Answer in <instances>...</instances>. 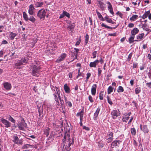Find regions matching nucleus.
Wrapping results in <instances>:
<instances>
[{
    "label": "nucleus",
    "instance_id": "f257e3e1",
    "mask_svg": "<svg viewBox=\"0 0 151 151\" xmlns=\"http://www.w3.org/2000/svg\"><path fill=\"white\" fill-rule=\"evenodd\" d=\"M49 14V11L47 9H42L38 12L37 16L40 19L44 20L46 16L47 17H48Z\"/></svg>",
    "mask_w": 151,
    "mask_h": 151
},
{
    "label": "nucleus",
    "instance_id": "f03ea898",
    "mask_svg": "<svg viewBox=\"0 0 151 151\" xmlns=\"http://www.w3.org/2000/svg\"><path fill=\"white\" fill-rule=\"evenodd\" d=\"M40 68L39 66L33 65L32 67V74L33 76H39L40 75Z\"/></svg>",
    "mask_w": 151,
    "mask_h": 151
},
{
    "label": "nucleus",
    "instance_id": "7ed1b4c3",
    "mask_svg": "<svg viewBox=\"0 0 151 151\" xmlns=\"http://www.w3.org/2000/svg\"><path fill=\"white\" fill-rule=\"evenodd\" d=\"M120 114L119 110H113L111 112V115L112 118L113 119H115Z\"/></svg>",
    "mask_w": 151,
    "mask_h": 151
},
{
    "label": "nucleus",
    "instance_id": "20e7f679",
    "mask_svg": "<svg viewBox=\"0 0 151 151\" xmlns=\"http://www.w3.org/2000/svg\"><path fill=\"white\" fill-rule=\"evenodd\" d=\"M106 142L108 143L111 142L113 139V134L111 132H109L107 134Z\"/></svg>",
    "mask_w": 151,
    "mask_h": 151
},
{
    "label": "nucleus",
    "instance_id": "39448f33",
    "mask_svg": "<svg viewBox=\"0 0 151 151\" xmlns=\"http://www.w3.org/2000/svg\"><path fill=\"white\" fill-rule=\"evenodd\" d=\"M26 126L27 124L25 123L23 119L22 120V122L21 123H19L18 124V128L21 130H23L24 127H26Z\"/></svg>",
    "mask_w": 151,
    "mask_h": 151
},
{
    "label": "nucleus",
    "instance_id": "423d86ee",
    "mask_svg": "<svg viewBox=\"0 0 151 151\" xmlns=\"http://www.w3.org/2000/svg\"><path fill=\"white\" fill-rule=\"evenodd\" d=\"M0 121L4 125L5 127L9 128L11 127V123L6 119L1 118L0 119Z\"/></svg>",
    "mask_w": 151,
    "mask_h": 151
},
{
    "label": "nucleus",
    "instance_id": "0eeeda50",
    "mask_svg": "<svg viewBox=\"0 0 151 151\" xmlns=\"http://www.w3.org/2000/svg\"><path fill=\"white\" fill-rule=\"evenodd\" d=\"M66 56V54L65 53H63L57 59L56 62L59 63L63 60Z\"/></svg>",
    "mask_w": 151,
    "mask_h": 151
},
{
    "label": "nucleus",
    "instance_id": "6e6552de",
    "mask_svg": "<svg viewBox=\"0 0 151 151\" xmlns=\"http://www.w3.org/2000/svg\"><path fill=\"white\" fill-rule=\"evenodd\" d=\"M121 142L118 140H115L113 141L111 143V147L112 148H114L116 146H118L121 143Z\"/></svg>",
    "mask_w": 151,
    "mask_h": 151
},
{
    "label": "nucleus",
    "instance_id": "1a4fd4ad",
    "mask_svg": "<svg viewBox=\"0 0 151 151\" xmlns=\"http://www.w3.org/2000/svg\"><path fill=\"white\" fill-rule=\"evenodd\" d=\"M106 4H108V9L109 12L113 15L114 13L113 11V7L109 1L107 2Z\"/></svg>",
    "mask_w": 151,
    "mask_h": 151
},
{
    "label": "nucleus",
    "instance_id": "9d476101",
    "mask_svg": "<svg viewBox=\"0 0 151 151\" xmlns=\"http://www.w3.org/2000/svg\"><path fill=\"white\" fill-rule=\"evenodd\" d=\"M35 9L33 5L32 4H30L29 6V8L28 10V13L30 15H32L34 13V11Z\"/></svg>",
    "mask_w": 151,
    "mask_h": 151
},
{
    "label": "nucleus",
    "instance_id": "9b49d317",
    "mask_svg": "<svg viewBox=\"0 0 151 151\" xmlns=\"http://www.w3.org/2000/svg\"><path fill=\"white\" fill-rule=\"evenodd\" d=\"M97 1L99 4L98 6L101 8V10H104L105 7V5L100 0H97Z\"/></svg>",
    "mask_w": 151,
    "mask_h": 151
},
{
    "label": "nucleus",
    "instance_id": "f8f14e48",
    "mask_svg": "<svg viewBox=\"0 0 151 151\" xmlns=\"http://www.w3.org/2000/svg\"><path fill=\"white\" fill-rule=\"evenodd\" d=\"M140 127L141 129L145 133H147L149 132V130L147 128V125H145L142 126L140 125Z\"/></svg>",
    "mask_w": 151,
    "mask_h": 151
},
{
    "label": "nucleus",
    "instance_id": "ddd939ff",
    "mask_svg": "<svg viewBox=\"0 0 151 151\" xmlns=\"http://www.w3.org/2000/svg\"><path fill=\"white\" fill-rule=\"evenodd\" d=\"M99 63V60H96L93 62H91L89 64V66L90 67H96L97 64Z\"/></svg>",
    "mask_w": 151,
    "mask_h": 151
},
{
    "label": "nucleus",
    "instance_id": "4468645a",
    "mask_svg": "<svg viewBox=\"0 0 151 151\" xmlns=\"http://www.w3.org/2000/svg\"><path fill=\"white\" fill-rule=\"evenodd\" d=\"M3 85L4 88L7 90H9L11 88V85L9 83L5 82L4 83Z\"/></svg>",
    "mask_w": 151,
    "mask_h": 151
},
{
    "label": "nucleus",
    "instance_id": "2eb2a0df",
    "mask_svg": "<svg viewBox=\"0 0 151 151\" xmlns=\"http://www.w3.org/2000/svg\"><path fill=\"white\" fill-rule=\"evenodd\" d=\"M96 87L97 85L96 84L93 85L92 86L91 93L93 95H95Z\"/></svg>",
    "mask_w": 151,
    "mask_h": 151
},
{
    "label": "nucleus",
    "instance_id": "dca6fc26",
    "mask_svg": "<svg viewBox=\"0 0 151 151\" xmlns=\"http://www.w3.org/2000/svg\"><path fill=\"white\" fill-rule=\"evenodd\" d=\"M139 32V30L137 28H134L132 30L131 33V35L135 36V35L137 34Z\"/></svg>",
    "mask_w": 151,
    "mask_h": 151
},
{
    "label": "nucleus",
    "instance_id": "f3484780",
    "mask_svg": "<svg viewBox=\"0 0 151 151\" xmlns=\"http://www.w3.org/2000/svg\"><path fill=\"white\" fill-rule=\"evenodd\" d=\"M100 109L98 108L97 109L96 111L94 114L93 119L95 120H96L97 119V116L99 114V112L100 111Z\"/></svg>",
    "mask_w": 151,
    "mask_h": 151
},
{
    "label": "nucleus",
    "instance_id": "a211bd4d",
    "mask_svg": "<svg viewBox=\"0 0 151 151\" xmlns=\"http://www.w3.org/2000/svg\"><path fill=\"white\" fill-rule=\"evenodd\" d=\"M23 65L22 64V62L21 60H18L17 62L15 64V67L16 68L18 69H20L21 65Z\"/></svg>",
    "mask_w": 151,
    "mask_h": 151
},
{
    "label": "nucleus",
    "instance_id": "6ab92c4d",
    "mask_svg": "<svg viewBox=\"0 0 151 151\" xmlns=\"http://www.w3.org/2000/svg\"><path fill=\"white\" fill-rule=\"evenodd\" d=\"M70 135L68 133H67L66 132L65 133L63 140L64 141L66 139L68 140V141L70 140Z\"/></svg>",
    "mask_w": 151,
    "mask_h": 151
},
{
    "label": "nucleus",
    "instance_id": "aec40b11",
    "mask_svg": "<svg viewBox=\"0 0 151 151\" xmlns=\"http://www.w3.org/2000/svg\"><path fill=\"white\" fill-rule=\"evenodd\" d=\"M60 93H58V92L57 91V93H55L54 94V96L55 98V100L56 101V102L58 103V104H59V101L58 99H59V96H60Z\"/></svg>",
    "mask_w": 151,
    "mask_h": 151
},
{
    "label": "nucleus",
    "instance_id": "412c9836",
    "mask_svg": "<svg viewBox=\"0 0 151 151\" xmlns=\"http://www.w3.org/2000/svg\"><path fill=\"white\" fill-rule=\"evenodd\" d=\"M105 19L106 22L108 23L113 24L115 22H113L112 20L110 18H109L108 16H106L105 17Z\"/></svg>",
    "mask_w": 151,
    "mask_h": 151
},
{
    "label": "nucleus",
    "instance_id": "4be33fe9",
    "mask_svg": "<svg viewBox=\"0 0 151 151\" xmlns=\"http://www.w3.org/2000/svg\"><path fill=\"white\" fill-rule=\"evenodd\" d=\"M38 112L40 118L42 117L43 116V109L42 108H39Z\"/></svg>",
    "mask_w": 151,
    "mask_h": 151
},
{
    "label": "nucleus",
    "instance_id": "5701e85b",
    "mask_svg": "<svg viewBox=\"0 0 151 151\" xmlns=\"http://www.w3.org/2000/svg\"><path fill=\"white\" fill-rule=\"evenodd\" d=\"M43 3L42 2H37L35 3V5L36 7H40L42 6Z\"/></svg>",
    "mask_w": 151,
    "mask_h": 151
},
{
    "label": "nucleus",
    "instance_id": "b1692460",
    "mask_svg": "<svg viewBox=\"0 0 151 151\" xmlns=\"http://www.w3.org/2000/svg\"><path fill=\"white\" fill-rule=\"evenodd\" d=\"M64 88L66 93H68L70 92V89L67 84H65L64 85Z\"/></svg>",
    "mask_w": 151,
    "mask_h": 151
},
{
    "label": "nucleus",
    "instance_id": "393cba45",
    "mask_svg": "<svg viewBox=\"0 0 151 151\" xmlns=\"http://www.w3.org/2000/svg\"><path fill=\"white\" fill-rule=\"evenodd\" d=\"M135 36L131 35L128 39L129 42L130 44L134 42V40Z\"/></svg>",
    "mask_w": 151,
    "mask_h": 151
},
{
    "label": "nucleus",
    "instance_id": "a878e982",
    "mask_svg": "<svg viewBox=\"0 0 151 151\" xmlns=\"http://www.w3.org/2000/svg\"><path fill=\"white\" fill-rule=\"evenodd\" d=\"M13 142L16 144H18L19 138H18V137L16 135H14L13 137Z\"/></svg>",
    "mask_w": 151,
    "mask_h": 151
},
{
    "label": "nucleus",
    "instance_id": "bb28decb",
    "mask_svg": "<svg viewBox=\"0 0 151 151\" xmlns=\"http://www.w3.org/2000/svg\"><path fill=\"white\" fill-rule=\"evenodd\" d=\"M9 33V37L12 40L17 35L16 33H13L12 32H10Z\"/></svg>",
    "mask_w": 151,
    "mask_h": 151
},
{
    "label": "nucleus",
    "instance_id": "cd10ccee",
    "mask_svg": "<svg viewBox=\"0 0 151 151\" xmlns=\"http://www.w3.org/2000/svg\"><path fill=\"white\" fill-rule=\"evenodd\" d=\"M101 26L102 27H105L106 28H108V29H112V28H113V29H115L117 27V26H116L115 27H110L107 26L106 25L104 24L103 23H102L101 24Z\"/></svg>",
    "mask_w": 151,
    "mask_h": 151
},
{
    "label": "nucleus",
    "instance_id": "c85d7f7f",
    "mask_svg": "<svg viewBox=\"0 0 151 151\" xmlns=\"http://www.w3.org/2000/svg\"><path fill=\"white\" fill-rule=\"evenodd\" d=\"M138 17V16L137 15H134L132 17L130 18V20L131 21H134L137 19Z\"/></svg>",
    "mask_w": 151,
    "mask_h": 151
},
{
    "label": "nucleus",
    "instance_id": "c756f323",
    "mask_svg": "<svg viewBox=\"0 0 151 151\" xmlns=\"http://www.w3.org/2000/svg\"><path fill=\"white\" fill-rule=\"evenodd\" d=\"M144 34L143 33L138 35L137 37V40H142L144 36Z\"/></svg>",
    "mask_w": 151,
    "mask_h": 151
},
{
    "label": "nucleus",
    "instance_id": "7c9ffc66",
    "mask_svg": "<svg viewBox=\"0 0 151 151\" xmlns=\"http://www.w3.org/2000/svg\"><path fill=\"white\" fill-rule=\"evenodd\" d=\"M23 17L24 19L26 21L28 20V15L25 12H23Z\"/></svg>",
    "mask_w": 151,
    "mask_h": 151
},
{
    "label": "nucleus",
    "instance_id": "2f4dec72",
    "mask_svg": "<svg viewBox=\"0 0 151 151\" xmlns=\"http://www.w3.org/2000/svg\"><path fill=\"white\" fill-rule=\"evenodd\" d=\"M129 117L128 116V114H126L125 116L123 117L122 120L123 122H127V121L129 119Z\"/></svg>",
    "mask_w": 151,
    "mask_h": 151
},
{
    "label": "nucleus",
    "instance_id": "473e14b6",
    "mask_svg": "<svg viewBox=\"0 0 151 151\" xmlns=\"http://www.w3.org/2000/svg\"><path fill=\"white\" fill-rule=\"evenodd\" d=\"M124 90L123 88L121 86H119L117 89V92L118 93L122 92L124 91Z\"/></svg>",
    "mask_w": 151,
    "mask_h": 151
},
{
    "label": "nucleus",
    "instance_id": "72a5a7b5",
    "mask_svg": "<svg viewBox=\"0 0 151 151\" xmlns=\"http://www.w3.org/2000/svg\"><path fill=\"white\" fill-rule=\"evenodd\" d=\"M28 20H29L32 22L34 23L36 21V19L33 16H31L28 18Z\"/></svg>",
    "mask_w": 151,
    "mask_h": 151
},
{
    "label": "nucleus",
    "instance_id": "f704fd0d",
    "mask_svg": "<svg viewBox=\"0 0 151 151\" xmlns=\"http://www.w3.org/2000/svg\"><path fill=\"white\" fill-rule=\"evenodd\" d=\"M75 27V25L74 23H70L69 25L68 26V28L70 29H72L74 28Z\"/></svg>",
    "mask_w": 151,
    "mask_h": 151
},
{
    "label": "nucleus",
    "instance_id": "c9c22d12",
    "mask_svg": "<svg viewBox=\"0 0 151 151\" xmlns=\"http://www.w3.org/2000/svg\"><path fill=\"white\" fill-rule=\"evenodd\" d=\"M49 131L50 129L49 128H48L46 129L44 131V134H45L46 135V137H47L49 135Z\"/></svg>",
    "mask_w": 151,
    "mask_h": 151
},
{
    "label": "nucleus",
    "instance_id": "e433bc0d",
    "mask_svg": "<svg viewBox=\"0 0 151 151\" xmlns=\"http://www.w3.org/2000/svg\"><path fill=\"white\" fill-rule=\"evenodd\" d=\"M113 90V88L111 86H109L108 89V94H110L112 92Z\"/></svg>",
    "mask_w": 151,
    "mask_h": 151
},
{
    "label": "nucleus",
    "instance_id": "4c0bfd02",
    "mask_svg": "<svg viewBox=\"0 0 151 151\" xmlns=\"http://www.w3.org/2000/svg\"><path fill=\"white\" fill-rule=\"evenodd\" d=\"M131 134L133 135H135L136 134V130L134 128H131Z\"/></svg>",
    "mask_w": 151,
    "mask_h": 151
},
{
    "label": "nucleus",
    "instance_id": "58836bf2",
    "mask_svg": "<svg viewBox=\"0 0 151 151\" xmlns=\"http://www.w3.org/2000/svg\"><path fill=\"white\" fill-rule=\"evenodd\" d=\"M141 91V89L140 88L137 87L135 89V93L136 94H137L139 93Z\"/></svg>",
    "mask_w": 151,
    "mask_h": 151
},
{
    "label": "nucleus",
    "instance_id": "ea45409f",
    "mask_svg": "<svg viewBox=\"0 0 151 151\" xmlns=\"http://www.w3.org/2000/svg\"><path fill=\"white\" fill-rule=\"evenodd\" d=\"M97 52L96 51H94L93 53H92V56H93V57H91V58H96V54H97Z\"/></svg>",
    "mask_w": 151,
    "mask_h": 151
},
{
    "label": "nucleus",
    "instance_id": "a19ab883",
    "mask_svg": "<svg viewBox=\"0 0 151 151\" xmlns=\"http://www.w3.org/2000/svg\"><path fill=\"white\" fill-rule=\"evenodd\" d=\"M63 14H64V16H65L69 18L70 17V14L69 13L67 12L66 11H63Z\"/></svg>",
    "mask_w": 151,
    "mask_h": 151
},
{
    "label": "nucleus",
    "instance_id": "79ce46f5",
    "mask_svg": "<svg viewBox=\"0 0 151 151\" xmlns=\"http://www.w3.org/2000/svg\"><path fill=\"white\" fill-rule=\"evenodd\" d=\"M20 60H21L22 62V64H23V63H27V59L25 58H22Z\"/></svg>",
    "mask_w": 151,
    "mask_h": 151
},
{
    "label": "nucleus",
    "instance_id": "37998d69",
    "mask_svg": "<svg viewBox=\"0 0 151 151\" xmlns=\"http://www.w3.org/2000/svg\"><path fill=\"white\" fill-rule=\"evenodd\" d=\"M31 145H30L26 144L24 145L22 147V149H26L29 148Z\"/></svg>",
    "mask_w": 151,
    "mask_h": 151
},
{
    "label": "nucleus",
    "instance_id": "c03bdc74",
    "mask_svg": "<svg viewBox=\"0 0 151 151\" xmlns=\"http://www.w3.org/2000/svg\"><path fill=\"white\" fill-rule=\"evenodd\" d=\"M89 38V37L88 35H86V39H85V44H87L88 41V40Z\"/></svg>",
    "mask_w": 151,
    "mask_h": 151
},
{
    "label": "nucleus",
    "instance_id": "a18cd8bd",
    "mask_svg": "<svg viewBox=\"0 0 151 151\" xmlns=\"http://www.w3.org/2000/svg\"><path fill=\"white\" fill-rule=\"evenodd\" d=\"M107 101L108 103L110 105H112L113 103L111 101V100L110 99L109 97L108 96L107 97Z\"/></svg>",
    "mask_w": 151,
    "mask_h": 151
},
{
    "label": "nucleus",
    "instance_id": "49530a36",
    "mask_svg": "<svg viewBox=\"0 0 151 151\" xmlns=\"http://www.w3.org/2000/svg\"><path fill=\"white\" fill-rule=\"evenodd\" d=\"M103 91H101V92H100L99 94V99L100 100H102L103 99Z\"/></svg>",
    "mask_w": 151,
    "mask_h": 151
},
{
    "label": "nucleus",
    "instance_id": "de8ad7c7",
    "mask_svg": "<svg viewBox=\"0 0 151 151\" xmlns=\"http://www.w3.org/2000/svg\"><path fill=\"white\" fill-rule=\"evenodd\" d=\"M96 13L97 14L98 17L100 19H101V17H102V16L101 14L97 11L96 10Z\"/></svg>",
    "mask_w": 151,
    "mask_h": 151
},
{
    "label": "nucleus",
    "instance_id": "09e8293b",
    "mask_svg": "<svg viewBox=\"0 0 151 151\" xmlns=\"http://www.w3.org/2000/svg\"><path fill=\"white\" fill-rule=\"evenodd\" d=\"M58 97H59V99L60 100V104L61 105V106H63V105L64 104V101H63V100H61L60 98V96H58Z\"/></svg>",
    "mask_w": 151,
    "mask_h": 151
},
{
    "label": "nucleus",
    "instance_id": "8fccbe9b",
    "mask_svg": "<svg viewBox=\"0 0 151 151\" xmlns=\"http://www.w3.org/2000/svg\"><path fill=\"white\" fill-rule=\"evenodd\" d=\"M88 99L92 103L93 102L92 97L91 95L89 96Z\"/></svg>",
    "mask_w": 151,
    "mask_h": 151
},
{
    "label": "nucleus",
    "instance_id": "3c124183",
    "mask_svg": "<svg viewBox=\"0 0 151 151\" xmlns=\"http://www.w3.org/2000/svg\"><path fill=\"white\" fill-rule=\"evenodd\" d=\"M116 14L117 15H119L121 18H122V14L121 13L118 11L116 12Z\"/></svg>",
    "mask_w": 151,
    "mask_h": 151
},
{
    "label": "nucleus",
    "instance_id": "603ef678",
    "mask_svg": "<svg viewBox=\"0 0 151 151\" xmlns=\"http://www.w3.org/2000/svg\"><path fill=\"white\" fill-rule=\"evenodd\" d=\"M72 55H73V56H75L74 57V59H77L78 57V54L76 52H73Z\"/></svg>",
    "mask_w": 151,
    "mask_h": 151
},
{
    "label": "nucleus",
    "instance_id": "864d4df0",
    "mask_svg": "<svg viewBox=\"0 0 151 151\" xmlns=\"http://www.w3.org/2000/svg\"><path fill=\"white\" fill-rule=\"evenodd\" d=\"M91 73H88L87 74V77H86V79L87 81H88V80L89 78V77L91 76Z\"/></svg>",
    "mask_w": 151,
    "mask_h": 151
},
{
    "label": "nucleus",
    "instance_id": "5fc2aeb1",
    "mask_svg": "<svg viewBox=\"0 0 151 151\" xmlns=\"http://www.w3.org/2000/svg\"><path fill=\"white\" fill-rule=\"evenodd\" d=\"M81 115H83V113L82 111H81L80 112L76 114L77 116H81Z\"/></svg>",
    "mask_w": 151,
    "mask_h": 151
},
{
    "label": "nucleus",
    "instance_id": "6e6d98bb",
    "mask_svg": "<svg viewBox=\"0 0 151 151\" xmlns=\"http://www.w3.org/2000/svg\"><path fill=\"white\" fill-rule=\"evenodd\" d=\"M98 76H100V75L101 74V73L102 72V70L100 69V68H98Z\"/></svg>",
    "mask_w": 151,
    "mask_h": 151
},
{
    "label": "nucleus",
    "instance_id": "4d7b16f0",
    "mask_svg": "<svg viewBox=\"0 0 151 151\" xmlns=\"http://www.w3.org/2000/svg\"><path fill=\"white\" fill-rule=\"evenodd\" d=\"M9 121H11V122L15 124L16 122V121L12 117L11 118Z\"/></svg>",
    "mask_w": 151,
    "mask_h": 151
},
{
    "label": "nucleus",
    "instance_id": "13d9d810",
    "mask_svg": "<svg viewBox=\"0 0 151 151\" xmlns=\"http://www.w3.org/2000/svg\"><path fill=\"white\" fill-rule=\"evenodd\" d=\"M69 143L68 144V146H69V147L71 145H72L73 144L74 141H73V139L72 142H71L70 140L69 141Z\"/></svg>",
    "mask_w": 151,
    "mask_h": 151
},
{
    "label": "nucleus",
    "instance_id": "bf43d9fd",
    "mask_svg": "<svg viewBox=\"0 0 151 151\" xmlns=\"http://www.w3.org/2000/svg\"><path fill=\"white\" fill-rule=\"evenodd\" d=\"M83 129H85L86 130L89 131L90 130V129L88 127H86L85 126H83Z\"/></svg>",
    "mask_w": 151,
    "mask_h": 151
},
{
    "label": "nucleus",
    "instance_id": "052dcab7",
    "mask_svg": "<svg viewBox=\"0 0 151 151\" xmlns=\"http://www.w3.org/2000/svg\"><path fill=\"white\" fill-rule=\"evenodd\" d=\"M134 27V24L132 23H130L128 25V27L130 28L133 27Z\"/></svg>",
    "mask_w": 151,
    "mask_h": 151
},
{
    "label": "nucleus",
    "instance_id": "680f3d73",
    "mask_svg": "<svg viewBox=\"0 0 151 151\" xmlns=\"http://www.w3.org/2000/svg\"><path fill=\"white\" fill-rule=\"evenodd\" d=\"M66 104L70 107H71L72 106V104L70 101H69L68 102H67V103Z\"/></svg>",
    "mask_w": 151,
    "mask_h": 151
},
{
    "label": "nucleus",
    "instance_id": "e2e57ef3",
    "mask_svg": "<svg viewBox=\"0 0 151 151\" xmlns=\"http://www.w3.org/2000/svg\"><path fill=\"white\" fill-rule=\"evenodd\" d=\"M147 16L146 15V14H144L142 16V17L143 19H145L147 18Z\"/></svg>",
    "mask_w": 151,
    "mask_h": 151
},
{
    "label": "nucleus",
    "instance_id": "0e129e2a",
    "mask_svg": "<svg viewBox=\"0 0 151 151\" xmlns=\"http://www.w3.org/2000/svg\"><path fill=\"white\" fill-rule=\"evenodd\" d=\"M132 53H131L129 55L128 57V59L130 60L131 58V57L132 55Z\"/></svg>",
    "mask_w": 151,
    "mask_h": 151
},
{
    "label": "nucleus",
    "instance_id": "69168bd1",
    "mask_svg": "<svg viewBox=\"0 0 151 151\" xmlns=\"http://www.w3.org/2000/svg\"><path fill=\"white\" fill-rule=\"evenodd\" d=\"M80 42H81V40H80V39L79 40H78L76 42V45H79L80 44Z\"/></svg>",
    "mask_w": 151,
    "mask_h": 151
},
{
    "label": "nucleus",
    "instance_id": "338daca9",
    "mask_svg": "<svg viewBox=\"0 0 151 151\" xmlns=\"http://www.w3.org/2000/svg\"><path fill=\"white\" fill-rule=\"evenodd\" d=\"M137 64L136 63H134L133 65V67L134 68H137Z\"/></svg>",
    "mask_w": 151,
    "mask_h": 151
},
{
    "label": "nucleus",
    "instance_id": "774afa93",
    "mask_svg": "<svg viewBox=\"0 0 151 151\" xmlns=\"http://www.w3.org/2000/svg\"><path fill=\"white\" fill-rule=\"evenodd\" d=\"M116 33H113L109 34V35L110 36H116Z\"/></svg>",
    "mask_w": 151,
    "mask_h": 151
}]
</instances>
